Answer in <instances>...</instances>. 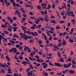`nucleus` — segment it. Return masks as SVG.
<instances>
[{
    "label": "nucleus",
    "instance_id": "58836bf2",
    "mask_svg": "<svg viewBox=\"0 0 76 76\" xmlns=\"http://www.w3.org/2000/svg\"><path fill=\"white\" fill-rule=\"evenodd\" d=\"M20 47V46L19 45H16V48H19Z\"/></svg>",
    "mask_w": 76,
    "mask_h": 76
},
{
    "label": "nucleus",
    "instance_id": "c85d7f7f",
    "mask_svg": "<svg viewBox=\"0 0 76 76\" xmlns=\"http://www.w3.org/2000/svg\"><path fill=\"white\" fill-rule=\"evenodd\" d=\"M58 44V47H60L61 46V43H59Z\"/></svg>",
    "mask_w": 76,
    "mask_h": 76
},
{
    "label": "nucleus",
    "instance_id": "774afa93",
    "mask_svg": "<svg viewBox=\"0 0 76 76\" xmlns=\"http://www.w3.org/2000/svg\"><path fill=\"white\" fill-rule=\"evenodd\" d=\"M44 75L45 76H47L48 75V73L46 72V73H44Z\"/></svg>",
    "mask_w": 76,
    "mask_h": 76
},
{
    "label": "nucleus",
    "instance_id": "a18cd8bd",
    "mask_svg": "<svg viewBox=\"0 0 76 76\" xmlns=\"http://www.w3.org/2000/svg\"><path fill=\"white\" fill-rule=\"evenodd\" d=\"M34 54L32 52L30 54V56H31V57H33V55Z\"/></svg>",
    "mask_w": 76,
    "mask_h": 76
},
{
    "label": "nucleus",
    "instance_id": "c9c22d12",
    "mask_svg": "<svg viewBox=\"0 0 76 76\" xmlns=\"http://www.w3.org/2000/svg\"><path fill=\"white\" fill-rule=\"evenodd\" d=\"M23 56H20L19 57V59H20V60H23Z\"/></svg>",
    "mask_w": 76,
    "mask_h": 76
},
{
    "label": "nucleus",
    "instance_id": "f3484780",
    "mask_svg": "<svg viewBox=\"0 0 76 76\" xmlns=\"http://www.w3.org/2000/svg\"><path fill=\"white\" fill-rule=\"evenodd\" d=\"M13 28L14 29L13 31L14 32H16V30H17V27H13Z\"/></svg>",
    "mask_w": 76,
    "mask_h": 76
},
{
    "label": "nucleus",
    "instance_id": "1a4fd4ad",
    "mask_svg": "<svg viewBox=\"0 0 76 76\" xmlns=\"http://www.w3.org/2000/svg\"><path fill=\"white\" fill-rule=\"evenodd\" d=\"M15 13H17V15H18V16H19V15H20V13H21L19 12V10L16 11L15 12Z\"/></svg>",
    "mask_w": 76,
    "mask_h": 76
},
{
    "label": "nucleus",
    "instance_id": "f8f14e48",
    "mask_svg": "<svg viewBox=\"0 0 76 76\" xmlns=\"http://www.w3.org/2000/svg\"><path fill=\"white\" fill-rule=\"evenodd\" d=\"M33 41H34V39H30L29 40V42L31 44H33Z\"/></svg>",
    "mask_w": 76,
    "mask_h": 76
},
{
    "label": "nucleus",
    "instance_id": "2f4dec72",
    "mask_svg": "<svg viewBox=\"0 0 76 76\" xmlns=\"http://www.w3.org/2000/svg\"><path fill=\"white\" fill-rule=\"evenodd\" d=\"M56 29H60V27L58 26H57L56 28Z\"/></svg>",
    "mask_w": 76,
    "mask_h": 76
},
{
    "label": "nucleus",
    "instance_id": "f704fd0d",
    "mask_svg": "<svg viewBox=\"0 0 76 76\" xmlns=\"http://www.w3.org/2000/svg\"><path fill=\"white\" fill-rule=\"evenodd\" d=\"M57 54V55H58V57H61V54H60V52H59Z\"/></svg>",
    "mask_w": 76,
    "mask_h": 76
},
{
    "label": "nucleus",
    "instance_id": "5fc2aeb1",
    "mask_svg": "<svg viewBox=\"0 0 76 76\" xmlns=\"http://www.w3.org/2000/svg\"><path fill=\"white\" fill-rule=\"evenodd\" d=\"M13 19L14 20H16L17 19V18L16 17H14Z\"/></svg>",
    "mask_w": 76,
    "mask_h": 76
},
{
    "label": "nucleus",
    "instance_id": "a878e982",
    "mask_svg": "<svg viewBox=\"0 0 76 76\" xmlns=\"http://www.w3.org/2000/svg\"><path fill=\"white\" fill-rule=\"evenodd\" d=\"M37 61V62H38V63H41V60H40V59H37V60H36Z\"/></svg>",
    "mask_w": 76,
    "mask_h": 76
},
{
    "label": "nucleus",
    "instance_id": "69168bd1",
    "mask_svg": "<svg viewBox=\"0 0 76 76\" xmlns=\"http://www.w3.org/2000/svg\"><path fill=\"white\" fill-rule=\"evenodd\" d=\"M27 76H31V74H30V72H28Z\"/></svg>",
    "mask_w": 76,
    "mask_h": 76
},
{
    "label": "nucleus",
    "instance_id": "37998d69",
    "mask_svg": "<svg viewBox=\"0 0 76 76\" xmlns=\"http://www.w3.org/2000/svg\"><path fill=\"white\" fill-rule=\"evenodd\" d=\"M41 14L42 15H44V12L42 11H41Z\"/></svg>",
    "mask_w": 76,
    "mask_h": 76
},
{
    "label": "nucleus",
    "instance_id": "bb28decb",
    "mask_svg": "<svg viewBox=\"0 0 76 76\" xmlns=\"http://www.w3.org/2000/svg\"><path fill=\"white\" fill-rule=\"evenodd\" d=\"M7 19L8 20L10 21L12 18H11L10 17L8 16L7 17Z\"/></svg>",
    "mask_w": 76,
    "mask_h": 76
},
{
    "label": "nucleus",
    "instance_id": "338daca9",
    "mask_svg": "<svg viewBox=\"0 0 76 76\" xmlns=\"http://www.w3.org/2000/svg\"><path fill=\"white\" fill-rule=\"evenodd\" d=\"M71 25V23H67V26L68 27H69V26H70Z\"/></svg>",
    "mask_w": 76,
    "mask_h": 76
},
{
    "label": "nucleus",
    "instance_id": "ddd939ff",
    "mask_svg": "<svg viewBox=\"0 0 76 76\" xmlns=\"http://www.w3.org/2000/svg\"><path fill=\"white\" fill-rule=\"evenodd\" d=\"M20 10L21 12H22V13H25V11L23 8H20Z\"/></svg>",
    "mask_w": 76,
    "mask_h": 76
},
{
    "label": "nucleus",
    "instance_id": "e433bc0d",
    "mask_svg": "<svg viewBox=\"0 0 76 76\" xmlns=\"http://www.w3.org/2000/svg\"><path fill=\"white\" fill-rule=\"evenodd\" d=\"M28 58L29 59V60H31V61H33V59L31 57H28Z\"/></svg>",
    "mask_w": 76,
    "mask_h": 76
},
{
    "label": "nucleus",
    "instance_id": "ea45409f",
    "mask_svg": "<svg viewBox=\"0 0 76 76\" xmlns=\"http://www.w3.org/2000/svg\"><path fill=\"white\" fill-rule=\"evenodd\" d=\"M60 59L61 60V61L62 63H64V60L62 58H60Z\"/></svg>",
    "mask_w": 76,
    "mask_h": 76
},
{
    "label": "nucleus",
    "instance_id": "8fccbe9b",
    "mask_svg": "<svg viewBox=\"0 0 76 76\" xmlns=\"http://www.w3.org/2000/svg\"><path fill=\"white\" fill-rule=\"evenodd\" d=\"M71 4L72 5H73V4H75V2L73 1H71Z\"/></svg>",
    "mask_w": 76,
    "mask_h": 76
},
{
    "label": "nucleus",
    "instance_id": "20e7f679",
    "mask_svg": "<svg viewBox=\"0 0 76 76\" xmlns=\"http://www.w3.org/2000/svg\"><path fill=\"white\" fill-rule=\"evenodd\" d=\"M54 64L55 66H58V67H63V65H62V64H61L59 63H54Z\"/></svg>",
    "mask_w": 76,
    "mask_h": 76
},
{
    "label": "nucleus",
    "instance_id": "49530a36",
    "mask_svg": "<svg viewBox=\"0 0 76 76\" xmlns=\"http://www.w3.org/2000/svg\"><path fill=\"white\" fill-rule=\"evenodd\" d=\"M3 37V35H0V41H1L2 40V37Z\"/></svg>",
    "mask_w": 76,
    "mask_h": 76
},
{
    "label": "nucleus",
    "instance_id": "a211bd4d",
    "mask_svg": "<svg viewBox=\"0 0 76 76\" xmlns=\"http://www.w3.org/2000/svg\"><path fill=\"white\" fill-rule=\"evenodd\" d=\"M53 4L52 5L51 7L53 9H55V4L54 3V2H53Z\"/></svg>",
    "mask_w": 76,
    "mask_h": 76
},
{
    "label": "nucleus",
    "instance_id": "6e6552de",
    "mask_svg": "<svg viewBox=\"0 0 76 76\" xmlns=\"http://www.w3.org/2000/svg\"><path fill=\"white\" fill-rule=\"evenodd\" d=\"M22 64H24V66H26L28 64V62L26 61H23L22 62Z\"/></svg>",
    "mask_w": 76,
    "mask_h": 76
},
{
    "label": "nucleus",
    "instance_id": "393cba45",
    "mask_svg": "<svg viewBox=\"0 0 76 76\" xmlns=\"http://www.w3.org/2000/svg\"><path fill=\"white\" fill-rule=\"evenodd\" d=\"M37 8L38 9H39V10H41V7L38 5L37 6Z\"/></svg>",
    "mask_w": 76,
    "mask_h": 76
},
{
    "label": "nucleus",
    "instance_id": "4468645a",
    "mask_svg": "<svg viewBox=\"0 0 76 76\" xmlns=\"http://www.w3.org/2000/svg\"><path fill=\"white\" fill-rule=\"evenodd\" d=\"M69 42H71V43H73V41H74L73 40V39H69Z\"/></svg>",
    "mask_w": 76,
    "mask_h": 76
},
{
    "label": "nucleus",
    "instance_id": "0e129e2a",
    "mask_svg": "<svg viewBox=\"0 0 76 76\" xmlns=\"http://www.w3.org/2000/svg\"><path fill=\"white\" fill-rule=\"evenodd\" d=\"M50 75H54V72H51L50 73Z\"/></svg>",
    "mask_w": 76,
    "mask_h": 76
},
{
    "label": "nucleus",
    "instance_id": "bf43d9fd",
    "mask_svg": "<svg viewBox=\"0 0 76 76\" xmlns=\"http://www.w3.org/2000/svg\"><path fill=\"white\" fill-rule=\"evenodd\" d=\"M14 76H19V75H18V74H17V73H15L14 74Z\"/></svg>",
    "mask_w": 76,
    "mask_h": 76
},
{
    "label": "nucleus",
    "instance_id": "052dcab7",
    "mask_svg": "<svg viewBox=\"0 0 76 76\" xmlns=\"http://www.w3.org/2000/svg\"><path fill=\"white\" fill-rule=\"evenodd\" d=\"M25 60H26V61H28V62L29 61L28 60V59L26 57L25 58Z\"/></svg>",
    "mask_w": 76,
    "mask_h": 76
},
{
    "label": "nucleus",
    "instance_id": "423d86ee",
    "mask_svg": "<svg viewBox=\"0 0 76 76\" xmlns=\"http://www.w3.org/2000/svg\"><path fill=\"white\" fill-rule=\"evenodd\" d=\"M45 22H48V21H49V18H48V15H45Z\"/></svg>",
    "mask_w": 76,
    "mask_h": 76
},
{
    "label": "nucleus",
    "instance_id": "9b49d317",
    "mask_svg": "<svg viewBox=\"0 0 76 76\" xmlns=\"http://www.w3.org/2000/svg\"><path fill=\"white\" fill-rule=\"evenodd\" d=\"M75 71H73V70H69V72L71 74H73L75 73Z\"/></svg>",
    "mask_w": 76,
    "mask_h": 76
},
{
    "label": "nucleus",
    "instance_id": "79ce46f5",
    "mask_svg": "<svg viewBox=\"0 0 76 76\" xmlns=\"http://www.w3.org/2000/svg\"><path fill=\"white\" fill-rule=\"evenodd\" d=\"M2 39H3V40H4V39L5 41H7V39H6V38H4V37H3V36H2Z\"/></svg>",
    "mask_w": 76,
    "mask_h": 76
},
{
    "label": "nucleus",
    "instance_id": "5701e85b",
    "mask_svg": "<svg viewBox=\"0 0 76 76\" xmlns=\"http://www.w3.org/2000/svg\"><path fill=\"white\" fill-rule=\"evenodd\" d=\"M4 33L5 34H7V35H9V32L8 31H7L6 30L4 31Z\"/></svg>",
    "mask_w": 76,
    "mask_h": 76
},
{
    "label": "nucleus",
    "instance_id": "4c0bfd02",
    "mask_svg": "<svg viewBox=\"0 0 76 76\" xmlns=\"http://www.w3.org/2000/svg\"><path fill=\"white\" fill-rule=\"evenodd\" d=\"M30 19H34V20H35V17H30Z\"/></svg>",
    "mask_w": 76,
    "mask_h": 76
},
{
    "label": "nucleus",
    "instance_id": "412c9836",
    "mask_svg": "<svg viewBox=\"0 0 76 76\" xmlns=\"http://www.w3.org/2000/svg\"><path fill=\"white\" fill-rule=\"evenodd\" d=\"M1 72L2 73H4V72H5V70L3 69H1Z\"/></svg>",
    "mask_w": 76,
    "mask_h": 76
},
{
    "label": "nucleus",
    "instance_id": "0eeeda50",
    "mask_svg": "<svg viewBox=\"0 0 76 76\" xmlns=\"http://www.w3.org/2000/svg\"><path fill=\"white\" fill-rule=\"evenodd\" d=\"M66 43H67V42H66L65 40L63 39V42H62V45H66Z\"/></svg>",
    "mask_w": 76,
    "mask_h": 76
},
{
    "label": "nucleus",
    "instance_id": "f257e3e1",
    "mask_svg": "<svg viewBox=\"0 0 76 76\" xmlns=\"http://www.w3.org/2000/svg\"><path fill=\"white\" fill-rule=\"evenodd\" d=\"M68 16H71L72 17H75V14H73L74 13L73 11H66Z\"/></svg>",
    "mask_w": 76,
    "mask_h": 76
},
{
    "label": "nucleus",
    "instance_id": "7ed1b4c3",
    "mask_svg": "<svg viewBox=\"0 0 76 76\" xmlns=\"http://www.w3.org/2000/svg\"><path fill=\"white\" fill-rule=\"evenodd\" d=\"M22 37L24 38V39L26 41H27L28 39H29V36H27L25 34H24L22 36H21V38H22Z\"/></svg>",
    "mask_w": 76,
    "mask_h": 76
},
{
    "label": "nucleus",
    "instance_id": "de8ad7c7",
    "mask_svg": "<svg viewBox=\"0 0 76 76\" xmlns=\"http://www.w3.org/2000/svg\"><path fill=\"white\" fill-rule=\"evenodd\" d=\"M2 67H3V68H5V67H6V66L4 64H2Z\"/></svg>",
    "mask_w": 76,
    "mask_h": 76
},
{
    "label": "nucleus",
    "instance_id": "aec40b11",
    "mask_svg": "<svg viewBox=\"0 0 76 76\" xmlns=\"http://www.w3.org/2000/svg\"><path fill=\"white\" fill-rule=\"evenodd\" d=\"M71 64L72 63H69L68 64H67V67H68V68L69 67H70V66H71Z\"/></svg>",
    "mask_w": 76,
    "mask_h": 76
},
{
    "label": "nucleus",
    "instance_id": "2eb2a0df",
    "mask_svg": "<svg viewBox=\"0 0 76 76\" xmlns=\"http://www.w3.org/2000/svg\"><path fill=\"white\" fill-rule=\"evenodd\" d=\"M72 64H75V65H76V62L75 61V60L72 59Z\"/></svg>",
    "mask_w": 76,
    "mask_h": 76
},
{
    "label": "nucleus",
    "instance_id": "864d4df0",
    "mask_svg": "<svg viewBox=\"0 0 76 76\" xmlns=\"http://www.w3.org/2000/svg\"><path fill=\"white\" fill-rule=\"evenodd\" d=\"M35 58H36L39 59V56L37 55H36V56H35Z\"/></svg>",
    "mask_w": 76,
    "mask_h": 76
},
{
    "label": "nucleus",
    "instance_id": "e2e57ef3",
    "mask_svg": "<svg viewBox=\"0 0 76 76\" xmlns=\"http://www.w3.org/2000/svg\"><path fill=\"white\" fill-rule=\"evenodd\" d=\"M10 23H12V22H13V20L12 18L10 20Z\"/></svg>",
    "mask_w": 76,
    "mask_h": 76
},
{
    "label": "nucleus",
    "instance_id": "13d9d810",
    "mask_svg": "<svg viewBox=\"0 0 76 76\" xmlns=\"http://www.w3.org/2000/svg\"><path fill=\"white\" fill-rule=\"evenodd\" d=\"M24 50L25 51H27V48L26 46V47H25L24 48Z\"/></svg>",
    "mask_w": 76,
    "mask_h": 76
},
{
    "label": "nucleus",
    "instance_id": "c03bdc74",
    "mask_svg": "<svg viewBox=\"0 0 76 76\" xmlns=\"http://www.w3.org/2000/svg\"><path fill=\"white\" fill-rule=\"evenodd\" d=\"M23 16L24 17V18H26V14H23Z\"/></svg>",
    "mask_w": 76,
    "mask_h": 76
},
{
    "label": "nucleus",
    "instance_id": "4d7b16f0",
    "mask_svg": "<svg viewBox=\"0 0 76 76\" xmlns=\"http://www.w3.org/2000/svg\"><path fill=\"white\" fill-rule=\"evenodd\" d=\"M53 39V38H52V36H51L50 38L49 39V41H51Z\"/></svg>",
    "mask_w": 76,
    "mask_h": 76
},
{
    "label": "nucleus",
    "instance_id": "680f3d73",
    "mask_svg": "<svg viewBox=\"0 0 76 76\" xmlns=\"http://www.w3.org/2000/svg\"><path fill=\"white\" fill-rule=\"evenodd\" d=\"M6 4L7 6V7H8V6H10V3L8 2H7V3Z\"/></svg>",
    "mask_w": 76,
    "mask_h": 76
},
{
    "label": "nucleus",
    "instance_id": "6e6d98bb",
    "mask_svg": "<svg viewBox=\"0 0 76 76\" xmlns=\"http://www.w3.org/2000/svg\"><path fill=\"white\" fill-rule=\"evenodd\" d=\"M1 27L2 28H5V26L4 24H2V26H1Z\"/></svg>",
    "mask_w": 76,
    "mask_h": 76
},
{
    "label": "nucleus",
    "instance_id": "603ef678",
    "mask_svg": "<svg viewBox=\"0 0 76 76\" xmlns=\"http://www.w3.org/2000/svg\"><path fill=\"white\" fill-rule=\"evenodd\" d=\"M26 18H23L21 19V20L22 21H24V20H26Z\"/></svg>",
    "mask_w": 76,
    "mask_h": 76
},
{
    "label": "nucleus",
    "instance_id": "473e14b6",
    "mask_svg": "<svg viewBox=\"0 0 76 76\" xmlns=\"http://www.w3.org/2000/svg\"><path fill=\"white\" fill-rule=\"evenodd\" d=\"M34 35L35 36H38V33L37 32H34Z\"/></svg>",
    "mask_w": 76,
    "mask_h": 76
},
{
    "label": "nucleus",
    "instance_id": "a19ab883",
    "mask_svg": "<svg viewBox=\"0 0 76 76\" xmlns=\"http://www.w3.org/2000/svg\"><path fill=\"white\" fill-rule=\"evenodd\" d=\"M31 29H35V27L34 26H32L31 27Z\"/></svg>",
    "mask_w": 76,
    "mask_h": 76
},
{
    "label": "nucleus",
    "instance_id": "09e8293b",
    "mask_svg": "<svg viewBox=\"0 0 76 76\" xmlns=\"http://www.w3.org/2000/svg\"><path fill=\"white\" fill-rule=\"evenodd\" d=\"M8 30L9 31H10V32H12V29H11L10 28H8Z\"/></svg>",
    "mask_w": 76,
    "mask_h": 76
},
{
    "label": "nucleus",
    "instance_id": "7c9ffc66",
    "mask_svg": "<svg viewBox=\"0 0 76 76\" xmlns=\"http://www.w3.org/2000/svg\"><path fill=\"white\" fill-rule=\"evenodd\" d=\"M51 5L50 4H48V9H51Z\"/></svg>",
    "mask_w": 76,
    "mask_h": 76
},
{
    "label": "nucleus",
    "instance_id": "f03ea898",
    "mask_svg": "<svg viewBox=\"0 0 76 76\" xmlns=\"http://www.w3.org/2000/svg\"><path fill=\"white\" fill-rule=\"evenodd\" d=\"M17 49H16V48H12L11 49H10L9 50V52L10 53H12V52L13 51L14 53H16V52H17Z\"/></svg>",
    "mask_w": 76,
    "mask_h": 76
},
{
    "label": "nucleus",
    "instance_id": "b1692460",
    "mask_svg": "<svg viewBox=\"0 0 76 76\" xmlns=\"http://www.w3.org/2000/svg\"><path fill=\"white\" fill-rule=\"evenodd\" d=\"M72 61V59L70 58H69V59H68L66 61L67 62H68V61Z\"/></svg>",
    "mask_w": 76,
    "mask_h": 76
},
{
    "label": "nucleus",
    "instance_id": "cd10ccee",
    "mask_svg": "<svg viewBox=\"0 0 76 76\" xmlns=\"http://www.w3.org/2000/svg\"><path fill=\"white\" fill-rule=\"evenodd\" d=\"M61 74H62V72H60L59 73H56L57 75H59V76H61Z\"/></svg>",
    "mask_w": 76,
    "mask_h": 76
},
{
    "label": "nucleus",
    "instance_id": "dca6fc26",
    "mask_svg": "<svg viewBox=\"0 0 76 76\" xmlns=\"http://www.w3.org/2000/svg\"><path fill=\"white\" fill-rule=\"evenodd\" d=\"M52 23L54 24H56V23H57V22L55 21V20H52Z\"/></svg>",
    "mask_w": 76,
    "mask_h": 76
},
{
    "label": "nucleus",
    "instance_id": "4be33fe9",
    "mask_svg": "<svg viewBox=\"0 0 76 76\" xmlns=\"http://www.w3.org/2000/svg\"><path fill=\"white\" fill-rule=\"evenodd\" d=\"M43 68H44V69H46L47 66H48V65L47 64L44 65H43Z\"/></svg>",
    "mask_w": 76,
    "mask_h": 76
},
{
    "label": "nucleus",
    "instance_id": "9d476101",
    "mask_svg": "<svg viewBox=\"0 0 76 76\" xmlns=\"http://www.w3.org/2000/svg\"><path fill=\"white\" fill-rule=\"evenodd\" d=\"M6 58L8 61H9L10 60V58L8 56V55L6 56Z\"/></svg>",
    "mask_w": 76,
    "mask_h": 76
},
{
    "label": "nucleus",
    "instance_id": "c756f323",
    "mask_svg": "<svg viewBox=\"0 0 76 76\" xmlns=\"http://www.w3.org/2000/svg\"><path fill=\"white\" fill-rule=\"evenodd\" d=\"M49 64L50 66H54V64H52V62H50L49 63Z\"/></svg>",
    "mask_w": 76,
    "mask_h": 76
},
{
    "label": "nucleus",
    "instance_id": "3c124183",
    "mask_svg": "<svg viewBox=\"0 0 76 76\" xmlns=\"http://www.w3.org/2000/svg\"><path fill=\"white\" fill-rule=\"evenodd\" d=\"M42 40H40L39 41V44H42Z\"/></svg>",
    "mask_w": 76,
    "mask_h": 76
},
{
    "label": "nucleus",
    "instance_id": "72a5a7b5",
    "mask_svg": "<svg viewBox=\"0 0 76 76\" xmlns=\"http://www.w3.org/2000/svg\"><path fill=\"white\" fill-rule=\"evenodd\" d=\"M59 23H64V20L60 21H59Z\"/></svg>",
    "mask_w": 76,
    "mask_h": 76
},
{
    "label": "nucleus",
    "instance_id": "39448f33",
    "mask_svg": "<svg viewBox=\"0 0 76 76\" xmlns=\"http://www.w3.org/2000/svg\"><path fill=\"white\" fill-rule=\"evenodd\" d=\"M26 33L28 34V35H32L34 37H35V33L32 32H30L28 31H26Z\"/></svg>",
    "mask_w": 76,
    "mask_h": 76
},
{
    "label": "nucleus",
    "instance_id": "6ab92c4d",
    "mask_svg": "<svg viewBox=\"0 0 76 76\" xmlns=\"http://www.w3.org/2000/svg\"><path fill=\"white\" fill-rule=\"evenodd\" d=\"M63 66L65 67V68H67L68 69V67H67V65L66 64H63Z\"/></svg>",
    "mask_w": 76,
    "mask_h": 76
}]
</instances>
